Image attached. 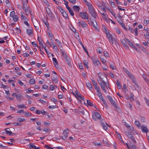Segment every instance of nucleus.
<instances>
[{"mask_svg":"<svg viewBox=\"0 0 149 149\" xmlns=\"http://www.w3.org/2000/svg\"><path fill=\"white\" fill-rule=\"evenodd\" d=\"M99 77L100 79L101 80L100 81H98V84L100 85L102 89L104 92L106 93H107V90L105 89V86L104 85V84L106 85V82L103 80V78L101 77L99 75Z\"/></svg>","mask_w":149,"mask_h":149,"instance_id":"f257e3e1","label":"nucleus"},{"mask_svg":"<svg viewBox=\"0 0 149 149\" xmlns=\"http://www.w3.org/2000/svg\"><path fill=\"white\" fill-rule=\"evenodd\" d=\"M107 97L114 107L118 109V106L113 100L112 97L109 95H108Z\"/></svg>","mask_w":149,"mask_h":149,"instance_id":"f03ea898","label":"nucleus"},{"mask_svg":"<svg viewBox=\"0 0 149 149\" xmlns=\"http://www.w3.org/2000/svg\"><path fill=\"white\" fill-rule=\"evenodd\" d=\"M88 10L91 15L95 19L96 18L97 16L96 13L94 10L92 5H89L88 6Z\"/></svg>","mask_w":149,"mask_h":149,"instance_id":"7ed1b4c3","label":"nucleus"},{"mask_svg":"<svg viewBox=\"0 0 149 149\" xmlns=\"http://www.w3.org/2000/svg\"><path fill=\"white\" fill-rule=\"evenodd\" d=\"M92 118L95 120H96L97 119H100V121L101 120H103V119L101 118V116L100 114L99 113L95 112H94Z\"/></svg>","mask_w":149,"mask_h":149,"instance_id":"20e7f679","label":"nucleus"},{"mask_svg":"<svg viewBox=\"0 0 149 149\" xmlns=\"http://www.w3.org/2000/svg\"><path fill=\"white\" fill-rule=\"evenodd\" d=\"M69 130L68 129L65 130L63 133V136H61V138L63 140H65L68 136V134L69 133Z\"/></svg>","mask_w":149,"mask_h":149,"instance_id":"39448f33","label":"nucleus"},{"mask_svg":"<svg viewBox=\"0 0 149 149\" xmlns=\"http://www.w3.org/2000/svg\"><path fill=\"white\" fill-rule=\"evenodd\" d=\"M33 23L35 29L38 30L39 29L40 26V24L38 21L35 19L34 20V22H33Z\"/></svg>","mask_w":149,"mask_h":149,"instance_id":"423d86ee","label":"nucleus"},{"mask_svg":"<svg viewBox=\"0 0 149 149\" xmlns=\"http://www.w3.org/2000/svg\"><path fill=\"white\" fill-rule=\"evenodd\" d=\"M138 28L136 27V28L135 30L132 27L129 26V30L130 31V32L132 33H133L134 32L135 33V36H136L138 35Z\"/></svg>","mask_w":149,"mask_h":149,"instance_id":"0eeeda50","label":"nucleus"},{"mask_svg":"<svg viewBox=\"0 0 149 149\" xmlns=\"http://www.w3.org/2000/svg\"><path fill=\"white\" fill-rule=\"evenodd\" d=\"M141 129L143 133H147L148 132V130L146 126L142 125L141 126Z\"/></svg>","mask_w":149,"mask_h":149,"instance_id":"6e6552de","label":"nucleus"},{"mask_svg":"<svg viewBox=\"0 0 149 149\" xmlns=\"http://www.w3.org/2000/svg\"><path fill=\"white\" fill-rule=\"evenodd\" d=\"M91 59L93 63L95 64V65L100 64V61L96 58L95 57H93Z\"/></svg>","mask_w":149,"mask_h":149,"instance_id":"1a4fd4ad","label":"nucleus"},{"mask_svg":"<svg viewBox=\"0 0 149 149\" xmlns=\"http://www.w3.org/2000/svg\"><path fill=\"white\" fill-rule=\"evenodd\" d=\"M61 51L62 52V56L65 59L66 61L68 60V59L69 60L70 58L68 56L67 54L65 53V52L62 50V49H61Z\"/></svg>","mask_w":149,"mask_h":149,"instance_id":"9d476101","label":"nucleus"},{"mask_svg":"<svg viewBox=\"0 0 149 149\" xmlns=\"http://www.w3.org/2000/svg\"><path fill=\"white\" fill-rule=\"evenodd\" d=\"M130 78L132 80L133 82L137 86H138V84L137 82L136 81L135 77L134 75H128Z\"/></svg>","mask_w":149,"mask_h":149,"instance_id":"9b49d317","label":"nucleus"},{"mask_svg":"<svg viewBox=\"0 0 149 149\" xmlns=\"http://www.w3.org/2000/svg\"><path fill=\"white\" fill-rule=\"evenodd\" d=\"M46 10L48 16L50 17H52L53 15V14L52 13L49 8H47L46 9Z\"/></svg>","mask_w":149,"mask_h":149,"instance_id":"f8f14e48","label":"nucleus"},{"mask_svg":"<svg viewBox=\"0 0 149 149\" xmlns=\"http://www.w3.org/2000/svg\"><path fill=\"white\" fill-rule=\"evenodd\" d=\"M79 15L82 18L84 19H87L88 16L87 14L86 13H80L79 14Z\"/></svg>","mask_w":149,"mask_h":149,"instance_id":"ddd939ff","label":"nucleus"},{"mask_svg":"<svg viewBox=\"0 0 149 149\" xmlns=\"http://www.w3.org/2000/svg\"><path fill=\"white\" fill-rule=\"evenodd\" d=\"M52 80L54 83H57L58 80L56 75H54L53 77H52Z\"/></svg>","mask_w":149,"mask_h":149,"instance_id":"4468645a","label":"nucleus"},{"mask_svg":"<svg viewBox=\"0 0 149 149\" xmlns=\"http://www.w3.org/2000/svg\"><path fill=\"white\" fill-rule=\"evenodd\" d=\"M75 93L76 94L77 96L78 97H79L80 99H81L82 100L84 101L85 99L83 97L80 96L79 95L80 93L77 90H76L75 91Z\"/></svg>","mask_w":149,"mask_h":149,"instance_id":"2eb2a0df","label":"nucleus"},{"mask_svg":"<svg viewBox=\"0 0 149 149\" xmlns=\"http://www.w3.org/2000/svg\"><path fill=\"white\" fill-rule=\"evenodd\" d=\"M23 96L21 94H17L16 97L18 101L20 102Z\"/></svg>","mask_w":149,"mask_h":149,"instance_id":"dca6fc26","label":"nucleus"},{"mask_svg":"<svg viewBox=\"0 0 149 149\" xmlns=\"http://www.w3.org/2000/svg\"><path fill=\"white\" fill-rule=\"evenodd\" d=\"M5 130L6 133L9 135H11L13 134L9 128H7Z\"/></svg>","mask_w":149,"mask_h":149,"instance_id":"f3484780","label":"nucleus"},{"mask_svg":"<svg viewBox=\"0 0 149 149\" xmlns=\"http://www.w3.org/2000/svg\"><path fill=\"white\" fill-rule=\"evenodd\" d=\"M122 43L124 47L127 48L128 47V46L126 44V42L125 40L122 39L120 41Z\"/></svg>","mask_w":149,"mask_h":149,"instance_id":"a211bd4d","label":"nucleus"},{"mask_svg":"<svg viewBox=\"0 0 149 149\" xmlns=\"http://www.w3.org/2000/svg\"><path fill=\"white\" fill-rule=\"evenodd\" d=\"M27 34L31 36H33V32L32 30L31 29H27L26 30Z\"/></svg>","mask_w":149,"mask_h":149,"instance_id":"6ab92c4d","label":"nucleus"},{"mask_svg":"<svg viewBox=\"0 0 149 149\" xmlns=\"http://www.w3.org/2000/svg\"><path fill=\"white\" fill-rule=\"evenodd\" d=\"M91 23L93 26L95 28H97V24L95 20H92V21H91Z\"/></svg>","mask_w":149,"mask_h":149,"instance_id":"aec40b11","label":"nucleus"},{"mask_svg":"<svg viewBox=\"0 0 149 149\" xmlns=\"http://www.w3.org/2000/svg\"><path fill=\"white\" fill-rule=\"evenodd\" d=\"M73 8L74 11L76 12H78L79 10V8L77 6H73Z\"/></svg>","mask_w":149,"mask_h":149,"instance_id":"412c9836","label":"nucleus"},{"mask_svg":"<svg viewBox=\"0 0 149 149\" xmlns=\"http://www.w3.org/2000/svg\"><path fill=\"white\" fill-rule=\"evenodd\" d=\"M107 37L109 40L111 42L112 44H113V38L112 37L111 35H107Z\"/></svg>","mask_w":149,"mask_h":149,"instance_id":"4be33fe9","label":"nucleus"},{"mask_svg":"<svg viewBox=\"0 0 149 149\" xmlns=\"http://www.w3.org/2000/svg\"><path fill=\"white\" fill-rule=\"evenodd\" d=\"M29 148H33L34 149H38L39 148H36V146L32 143H30L29 144Z\"/></svg>","mask_w":149,"mask_h":149,"instance_id":"5701e85b","label":"nucleus"},{"mask_svg":"<svg viewBox=\"0 0 149 149\" xmlns=\"http://www.w3.org/2000/svg\"><path fill=\"white\" fill-rule=\"evenodd\" d=\"M102 120H101L100 122L102 126L103 127L104 129L105 130H107L108 129V127L107 126L105 125L104 123H102Z\"/></svg>","mask_w":149,"mask_h":149,"instance_id":"b1692460","label":"nucleus"},{"mask_svg":"<svg viewBox=\"0 0 149 149\" xmlns=\"http://www.w3.org/2000/svg\"><path fill=\"white\" fill-rule=\"evenodd\" d=\"M24 10L25 11L26 14L27 15V16L29 15L30 14V13H31V12L29 8H28L27 9Z\"/></svg>","mask_w":149,"mask_h":149,"instance_id":"393cba45","label":"nucleus"},{"mask_svg":"<svg viewBox=\"0 0 149 149\" xmlns=\"http://www.w3.org/2000/svg\"><path fill=\"white\" fill-rule=\"evenodd\" d=\"M67 9L68 10L71 15L72 16H73L74 15V13L71 8L68 7V8H67Z\"/></svg>","mask_w":149,"mask_h":149,"instance_id":"a878e982","label":"nucleus"},{"mask_svg":"<svg viewBox=\"0 0 149 149\" xmlns=\"http://www.w3.org/2000/svg\"><path fill=\"white\" fill-rule=\"evenodd\" d=\"M116 84L118 88V89H120L121 87V86L120 85V83L118 79L116 80Z\"/></svg>","mask_w":149,"mask_h":149,"instance_id":"bb28decb","label":"nucleus"},{"mask_svg":"<svg viewBox=\"0 0 149 149\" xmlns=\"http://www.w3.org/2000/svg\"><path fill=\"white\" fill-rule=\"evenodd\" d=\"M84 64L85 67L87 68H88V63L87 60H85L84 61Z\"/></svg>","mask_w":149,"mask_h":149,"instance_id":"cd10ccee","label":"nucleus"},{"mask_svg":"<svg viewBox=\"0 0 149 149\" xmlns=\"http://www.w3.org/2000/svg\"><path fill=\"white\" fill-rule=\"evenodd\" d=\"M55 40L58 44V47L60 48L62 47L61 42L58 39H56Z\"/></svg>","mask_w":149,"mask_h":149,"instance_id":"c85d7f7f","label":"nucleus"},{"mask_svg":"<svg viewBox=\"0 0 149 149\" xmlns=\"http://www.w3.org/2000/svg\"><path fill=\"white\" fill-rule=\"evenodd\" d=\"M81 25L82 27L83 28L86 27L87 26V24L84 21L81 22Z\"/></svg>","mask_w":149,"mask_h":149,"instance_id":"c756f323","label":"nucleus"},{"mask_svg":"<svg viewBox=\"0 0 149 149\" xmlns=\"http://www.w3.org/2000/svg\"><path fill=\"white\" fill-rule=\"evenodd\" d=\"M23 8L24 10L29 8V7H27L26 4L25 3V2H24L23 3Z\"/></svg>","mask_w":149,"mask_h":149,"instance_id":"7c9ffc66","label":"nucleus"},{"mask_svg":"<svg viewBox=\"0 0 149 149\" xmlns=\"http://www.w3.org/2000/svg\"><path fill=\"white\" fill-rule=\"evenodd\" d=\"M87 104L90 106L92 107L93 106V103L90 100H87Z\"/></svg>","mask_w":149,"mask_h":149,"instance_id":"2f4dec72","label":"nucleus"},{"mask_svg":"<svg viewBox=\"0 0 149 149\" xmlns=\"http://www.w3.org/2000/svg\"><path fill=\"white\" fill-rule=\"evenodd\" d=\"M123 88L124 89V91L125 92H127L128 91V90L127 88L126 85L125 84H124L123 86Z\"/></svg>","mask_w":149,"mask_h":149,"instance_id":"473e14b6","label":"nucleus"},{"mask_svg":"<svg viewBox=\"0 0 149 149\" xmlns=\"http://www.w3.org/2000/svg\"><path fill=\"white\" fill-rule=\"evenodd\" d=\"M21 18L24 21L26 20H28V19L23 14H22L21 15Z\"/></svg>","mask_w":149,"mask_h":149,"instance_id":"72a5a7b5","label":"nucleus"},{"mask_svg":"<svg viewBox=\"0 0 149 149\" xmlns=\"http://www.w3.org/2000/svg\"><path fill=\"white\" fill-rule=\"evenodd\" d=\"M86 84L88 88H92V85L89 82H86Z\"/></svg>","mask_w":149,"mask_h":149,"instance_id":"f704fd0d","label":"nucleus"},{"mask_svg":"<svg viewBox=\"0 0 149 149\" xmlns=\"http://www.w3.org/2000/svg\"><path fill=\"white\" fill-rule=\"evenodd\" d=\"M129 45L132 48L134 49H136V50H137V48H136V47L133 44V43L131 41L129 43Z\"/></svg>","mask_w":149,"mask_h":149,"instance_id":"c9c22d12","label":"nucleus"},{"mask_svg":"<svg viewBox=\"0 0 149 149\" xmlns=\"http://www.w3.org/2000/svg\"><path fill=\"white\" fill-rule=\"evenodd\" d=\"M53 61L54 62V64L56 66V65H58V63L56 59L55 58H52Z\"/></svg>","mask_w":149,"mask_h":149,"instance_id":"e433bc0d","label":"nucleus"},{"mask_svg":"<svg viewBox=\"0 0 149 149\" xmlns=\"http://www.w3.org/2000/svg\"><path fill=\"white\" fill-rule=\"evenodd\" d=\"M12 17L13 18V19L16 22L18 21V17L17 15H15Z\"/></svg>","mask_w":149,"mask_h":149,"instance_id":"4c0bfd02","label":"nucleus"},{"mask_svg":"<svg viewBox=\"0 0 149 149\" xmlns=\"http://www.w3.org/2000/svg\"><path fill=\"white\" fill-rule=\"evenodd\" d=\"M135 124L138 127H140L141 126V124L140 122L138 121H136L135 122Z\"/></svg>","mask_w":149,"mask_h":149,"instance_id":"58836bf2","label":"nucleus"},{"mask_svg":"<svg viewBox=\"0 0 149 149\" xmlns=\"http://www.w3.org/2000/svg\"><path fill=\"white\" fill-rule=\"evenodd\" d=\"M97 52L98 53H101L102 52V49L100 47H98L97 49Z\"/></svg>","mask_w":149,"mask_h":149,"instance_id":"ea45409f","label":"nucleus"},{"mask_svg":"<svg viewBox=\"0 0 149 149\" xmlns=\"http://www.w3.org/2000/svg\"><path fill=\"white\" fill-rule=\"evenodd\" d=\"M35 82V81L34 79H31L30 80L29 83L30 84H32L34 83Z\"/></svg>","mask_w":149,"mask_h":149,"instance_id":"a19ab883","label":"nucleus"},{"mask_svg":"<svg viewBox=\"0 0 149 149\" xmlns=\"http://www.w3.org/2000/svg\"><path fill=\"white\" fill-rule=\"evenodd\" d=\"M62 14L63 16L65 18H67L68 17V15L65 12H63V13Z\"/></svg>","mask_w":149,"mask_h":149,"instance_id":"79ce46f5","label":"nucleus"},{"mask_svg":"<svg viewBox=\"0 0 149 149\" xmlns=\"http://www.w3.org/2000/svg\"><path fill=\"white\" fill-rule=\"evenodd\" d=\"M91 80L93 83V85L94 86V87H95V86H97V85L96 82L93 79H91Z\"/></svg>","mask_w":149,"mask_h":149,"instance_id":"37998d69","label":"nucleus"},{"mask_svg":"<svg viewBox=\"0 0 149 149\" xmlns=\"http://www.w3.org/2000/svg\"><path fill=\"white\" fill-rule=\"evenodd\" d=\"M63 1L65 3L64 4L65 5L67 8H68V7H70L68 6V1H65V0H63Z\"/></svg>","mask_w":149,"mask_h":149,"instance_id":"c03bdc74","label":"nucleus"},{"mask_svg":"<svg viewBox=\"0 0 149 149\" xmlns=\"http://www.w3.org/2000/svg\"><path fill=\"white\" fill-rule=\"evenodd\" d=\"M51 124L50 121H48L47 122H45L44 123V125L45 126H49Z\"/></svg>","mask_w":149,"mask_h":149,"instance_id":"a18cd8bd","label":"nucleus"},{"mask_svg":"<svg viewBox=\"0 0 149 149\" xmlns=\"http://www.w3.org/2000/svg\"><path fill=\"white\" fill-rule=\"evenodd\" d=\"M126 134L129 138H131V137H132L133 136L132 134L129 132H127Z\"/></svg>","mask_w":149,"mask_h":149,"instance_id":"49530a36","label":"nucleus"},{"mask_svg":"<svg viewBox=\"0 0 149 149\" xmlns=\"http://www.w3.org/2000/svg\"><path fill=\"white\" fill-rule=\"evenodd\" d=\"M123 69L124 72H125L126 74H129L130 73L126 68H123Z\"/></svg>","mask_w":149,"mask_h":149,"instance_id":"de8ad7c7","label":"nucleus"},{"mask_svg":"<svg viewBox=\"0 0 149 149\" xmlns=\"http://www.w3.org/2000/svg\"><path fill=\"white\" fill-rule=\"evenodd\" d=\"M67 63H68V64L70 67H71L72 64L71 63L70 59L69 60L68 59V60L66 61Z\"/></svg>","mask_w":149,"mask_h":149,"instance_id":"09e8293b","label":"nucleus"},{"mask_svg":"<svg viewBox=\"0 0 149 149\" xmlns=\"http://www.w3.org/2000/svg\"><path fill=\"white\" fill-rule=\"evenodd\" d=\"M110 67L113 70H114L116 69V67L114 66V64L113 63L110 64Z\"/></svg>","mask_w":149,"mask_h":149,"instance_id":"8fccbe9b","label":"nucleus"},{"mask_svg":"<svg viewBox=\"0 0 149 149\" xmlns=\"http://www.w3.org/2000/svg\"><path fill=\"white\" fill-rule=\"evenodd\" d=\"M109 11L111 13V14L115 17H115V13H114V12L113 11V10H109Z\"/></svg>","mask_w":149,"mask_h":149,"instance_id":"3c124183","label":"nucleus"},{"mask_svg":"<svg viewBox=\"0 0 149 149\" xmlns=\"http://www.w3.org/2000/svg\"><path fill=\"white\" fill-rule=\"evenodd\" d=\"M25 118H19L18 119V121L20 122H23L25 121Z\"/></svg>","mask_w":149,"mask_h":149,"instance_id":"603ef678","label":"nucleus"},{"mask_svg":"<svg viewBox=\"0 0 149 149\" xmlns=\"http://www.w3.org/2000/svg\"><path fill=\"white\" fill-rule=\"evenodd\" d=\"M43 131L46 132H48L50 131V130L49 129L44 128L43 129Z\"/></svg>","mask_w":149,"mask_h":149,"instance_id":"864d4df0","label":"nucleus"},{"mask_svg":"<svg viewBox=\"0 0 149 149\" xmlns=\"http://www.w3.org/2000/svg\"><path fill=\"white\" fill-rule=\"evenodd\" d=\"M17 107L19 108H26V106H25L24 105H19L17 106Z\"/></svg>","mask_w":149,"mask_h":149,"instance_id":"5fc2aeb1","label":"nucleus"},{"mask_svg":"<svg viewBox=\"0 0 149 149\" xmlns=\"http://www.w3.org/2000/svg\"><path fill=\"white\" fill-rule=\"evenodd\" d=\"M94 87L97 93L100 91V89L97 85L95 86Z\"/></svg>","mask_w":149,"mask_h":149,"instance_id":"6e6d98bb","label":"nucleus"},{"mask_svg":"<svg viewBox=\"0 0 149 149\" xmlns=\"http://www.w3.org/2000/svg\"><path fill=\"white\" fill-rule=\"evenodd\" d=\"M115 30L116 31V32L118 34H120V31L118 28H116Z\"/></svg>","mask_w":149,"mask_h":149,"instance_id":"4d7b16f0","label":"nucleus"},{"mask_svg":"<svg viewBox=\"0 0 149 149\" xmlns=\"http://www.w3.org/2000/svg\"><path fill=\"white\" fill-rule=\"evenodd\" d=\"M15 14V12L14 11H11L10 12V16L11 17H13V16H14L15 15H14Z\"/></svg>","mask_w":149,"mask_h":149,"instance_id":"13d9d810","label":"nucleus"},{"mask_svg":"<svg viewBox=\"0 0 149 149\" xmlns=\"http://www.w3.org/2000/svg\"><path fill=\"white\" fill-rule=\"evenodd\" d=\"M24 113H25V116H26L29 117L31 116V114L29 112L27 113L26 112H25Z\"/></svg>","mask_w":149,"mask_h":149,"instance_id":"bf43d9fd","label":"nucleus"},{"mask_svg":"<svg viewBox=\"0 0 149 149\" xmlns=\"http://www.w3.org/2000/svg\"><path fill=\"white\" fill-rule=\"evenodd\" d=\"M43 22L48 28L49 27V23L48 22H46L45 21H43Z\"/></svg>","mask_w":149,"mask_h":149,"instance_id":"052dcab7","label":"nucleus"},{"mask_svg":"<svg viewBox=\"0 0 149 149\" xmlns=\"http://www.w3.org/2000/svg\"><path fill=\"white\" fill-rule=\"evenodd\" d=\"M145 37L147 39H148L149 38V32L146 33L144 35Z\"/></svg>","mask_w":149,"mask_h":149,"instance_id":"680f3d73","label":"nucleus"},{"mask_svg":"<svg viewBox=\"0 0 149 149\" xmlns=\"http://www.w3.org/2000/svg\"><path fill=\"white\" fill-rule=\"evenodd\" d=\"M51 100L53 101L55 103H56L58 101V100L57 99H56L54 98H51Z\"/></svg>","mask_w":149,"mask_h":149,"instance_id":"e2e57ef3","label":"nucleus"},{"mask_svg":"<svg viewBox=\"0 0 149 149\" xmlns=\"http://www.w3.org/2000/svg\"><path fill=\"white\" fill-rule=\"evenodd\" d=\"M69 1L73 4H74L76 3V0H69Z\"/></svg>","mask_w":149,"mask_h":149,"instance_id":"0e129e2a","label":"nucleus"},{"mask_svg":"<svg viewBox=\"0 0 149 149\" xmlns=\"http://www.w3.org/2000/svg\"><path fill=\"white\" fill-rule=\"evenodd\" d=\"M44 49L45 51L46 54H47V55H48L50 54V53L49 52L47 51V49H46L45 46L44 47Z\"/></svg>","mask_w":149,"mask_h":149,"instance_id":"69168bd1","label":"nucleus"},{"mask_svg":"<svg viewBox=\"0 0 149 149\" xmlns=\"http://www.w3.org/2000/svg\"><path fill=\"white\" fill-rule=\"evenodd\" d=\"M32 44L34 47H37L36 43L35 42H32Z\"/></svg>","mask_w":149,"mask_h":149,"instance_id":"338daca9","label":"nucleus"},{"mask_svg":"<svg viewBox=\"0 0 149 149\" xmlns=\"http://www.w3.org/2000/svg\"><path fill=\"white\" fill-rule=\"evenodd\" d=\"M54 89V87L53 85H51L50 86V90L53 91Z\"/></svg>","mask_w":149,"mask_h":149,"instance_id":"774afa93","label":"nucleus"}]
</instances>
